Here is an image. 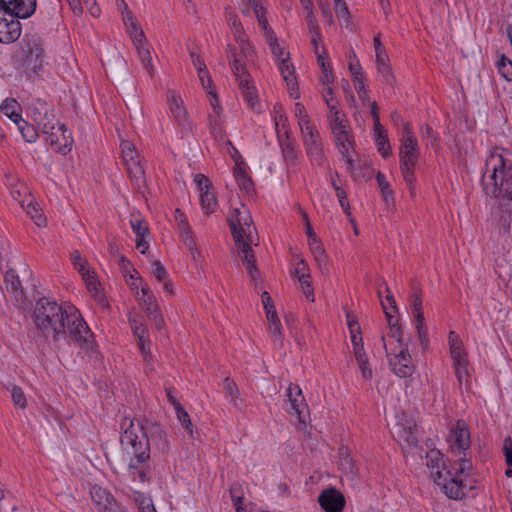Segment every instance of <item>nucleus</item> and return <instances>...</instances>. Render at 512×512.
Returning a JSON list of instances; mask_svg holds the SVG:
<instances>
[{"label": "nucleus", "instance_id": "obj_1", "mask_svg": "<svg viewBox=\"0 0 512 512\" xmlns=\"http://www.w3.org/2000/svg\"><path fill=\"white\" fill-rule=\"evenodd\" d=\"M32 319L38 335L47 341L56 343L62 336L69 335L90 360L100 359L94 335L74 306H62L53 299L42 297L35 303Z\"/></svg>", "mask_w": 512, "mask_h": 512}, {"label": "nucleus", "instance_id": "obj_2", "mask_svg": "<svg viewBox=\"0 0 512 512\" xmlns=\"http://www.w3.org/2000/svg\"><path fill=\"white\" fill-rule=\"evenodd\" d=\"M419 457L427 467L430 477L441 491L453 500L463 499L472 489L468 483V472L472 468L470 460L455 455L453 459L442 453V450H423Z\"/></svg>", "mask_w": 512, "mask_h": 512}, {"label": "nucleus", "instance_id": "obj_3", "mask_svg": "<svg viewBox=\"0 0 512 512\" xmlns=\"http://www.w3.org/2000/svg\"><path fill=\"white\" fill-rule=\"evenodd\" d=\"M485 195L491 198H506L512 201V162L501 153H491L485 162L481 178Z\"/></svg>", "mask_w": 512, "mask_h": 512}, {"label": "nucleus", "instance_id": "obj_4", "mask_svg": "<svg viewBox=\"0 0 512 512\" xmlns=\"http://www.w3.org/2000/svg\"><path fill=\"white\" fill-rule=\"evenodd\" d=\"M228 223L236 246L242 253V261L246 265L249 276L256 284L259 270L256 267L255 255L251 248L252 232L255 229L252 225V217L248 211L235 209L233 214L228 217Z\"/></svg>", "mask_w": 512, "mask_h": 512}, {"label": "nucleus", "instance_id": "obj_5", "mask_svg": "<svg viewBox=\"0 0 512 512\" xmlns=\"http://www.w3.org/2000/svg\"><path fill=\"white\" fill-rule=\"evenodd\" d=\"M123 433L120 442L123 446L140 448L146 445V448H160L169 444L167 435L160 424L140 421L134 422L129 418H124L121 424Z\"/></svg>", "mask_w": 512, "mask_h": 512}, {"label": "nucleus", "instance_id": "obj_6", "mask_svg": "<svg viewBox=\"0 0 512 512\" xmlns=\"http://www.w3.org/2000/svg\"><path fill=\"white\" fill-rule=\"evenodd\" d=\"M417 139L413 135L409 123L404 125V136L400 147V168L404 181L407 183L411 195L414 194V169L419 159Z\"/></svg>", "mask_w": 512, "mask_h": 512}, {"label": "nucleus", "instance_id": "obj_7", "mask_svg": "<svg viewBox=\"0 0 512 512\" xmlns=\"http://www.w3.org/2000/svg\"><path fill=\"white\" fill-rule=\"evenodd\" d=\"M45 52L39 37L25 35L21 42L20 65L27 75L37 74L44 64Z\"/></svg>", "mask_w": 512, "mask_h": 512}, {"label": "nucleus", "instance_id": "obj_8", "mask_svg": "<svg viewBox=\"0 0 512 512\" xmlns=\"http://www.w3.org/2000/svg\"><path fill=\"white\" fill-rule=\"evenodd\" d=\"M121 151L128 176L134 188L141 191L146 187V178L144 169L135 150V146L129 141H124L121 144Z\"/></svg>", "mask_w": 512, "mask_h": 512}, {"label": "nucleus", "instance_id": "obj_9", "mask_svg": "<svg viewBox=\"0 0 512 512\" xmlns=\"http://www.w3.org/2000/svg\"><path fill=\"white\" fill-rule=\"evenodd\" d=\"M402 337V335L400 336ZM397 341L399 343V350L393 356L388 352V349L385 344V336L382 335L381 339L384 342V348L386 350V356L389 361V365L392 368V371L400 378L410 377L415 370V367L412 363L411 355L409 354L407 346H403L402 338L396 336Z\"/></svg>", "mask_w": 512, "mask_h": 512}, {"label": "nucleus", "instance_id": "obj_10", "mask_svg": "<svg viewBox=\"0 0 512 512\" xmlns=\"http://www.w3.org/2000/svg\"><path fill=\"white\" fill-rule=\"evenodd\" d=\"M301 134L306 153L312 164L322 166L326 158L324 155L323 144L321 142L319 131L315 125H312L301 129Z\"/></svg>", "mask_w": 512, "mask_h": 512}, {"label": "nucleus", "instance_id": "obj_11", "mask_svg": "<svg viewBox=\"0 0 512 512\" xmlns=\"http://www.w3.org/2000/svg\"><path fill=\"white\" fill-rule=\"evenodd\" d=\"M230 66L236 80L238 81V85L242 91L245 101L248 103L250 108L254 110L257 104L256 90L251 82V77L246 66L241 60H234V63H231Z\"/></svg>", "mask_w": 512, "mask_h": 512}, {"label": "nucleus", "instance_id": "obj_12", "mask_svg": "<svg viewBox=\"0 0 512 512\" xmlns=\"http://www.w3.org/2000/svg\"><path fill=\"white\" fill-rule=\"evenodd\" d=\"M448 344L450 349L451 358L453 360V367L458 381L462 382L463 374L467 373V354L464 345L459 335L455 331H450L448 334Z\"/></svg>", "mask_w": 512, "mask_h": 512}, {"label": "nucleus", "instance_id": "obj_13", "mask_svg": "<svg viewBox=\"0 0 512 512\" xmlns=\"http://www.w3.org/2000/svg\"><path fill=\"white\" fill-rule=\"evenodd\" d=\"M211 95L210 105L212 111L208 114L207 124L212 138L217 141H223L225 138L224 116L223 108L221 107L217 95L209 92Z\"/></svg>", "mask_w": 512, "mask_h": 512}, {"label": "nucleus", "instance_id": "obj_14", "mask_svg": "<svg viewBox=\"0 0 512 512\" xmlns=\"http://www.w3.org/2000/svg\"><path fill=\"white\" fill-rule=\"evenodd\" d=\"M18 16L0 9V43H13L21 35V24Z\"/></svg>", "mask_w": 512, "mask_h": 512}, {"label": "nucleus", "instance_id": "obj_15", "mask_svg": "<svg viewBox=\"0 0 512 512\" xmlns=\"http://www.w3.org/2000/svg\"><path fill=\"white\" fill-rule=\"evenodd\" d=\"M410 299L412 313L414 320L416 322V329L418 332L420 343L422 346H426L428 344V331L425 326V318L422 307V291L416 287H412Z\"/></svg>", "mask_w": 512, "mask_h": 512}, {"label": "nucleus", "instance_id": "obj_16", "mask_svg": "<svg viewBox=\"0 0 512 512\" xmlns=\"http://www.w3.org/2000/svg\"><path fill=\"white\" fill-rule=\"evenodd\" d=\"M45 141L57 153L63 155L70 151L73 138L71 132L64 124L57 125V128L45 133Z\"/></svg>", "mask_w": 512, "mask_h": 512}, {"label": "nucleus", "instance_id": "obj_17", "mask_svg": "<svg viewBox=\"0 0 512 512\" xmlns=\"http://www.w3.org/2000/svg\"><path fill=\"white\" fill-rule=\"evenodd\" d=\"M393 437L400 448H415L418 446L415 425L412 419L405 420V423L397 422L393 430Z\"/></svg>", "mask_w": 512, "mask_h": 512}, {"label": "nucleus", "instance_id": "obj_18", "mask_svg": "<svg viewBox=\"0 0 512 512\" xmlns=\"http://www.w3.org/2000/svg\"><path fill=\"white\" fill-rule=\"evenodd\" d=\"M90 495L98 512H119L116 500L106 489L95 485L91 488Z\"/></svg>", "mask_w": 512, "mask_h": 512}, {"label": "nucleus", "instance_id": "obj_19", "mask_svg": "<svg viewBox=\"0 0 512 512\" xmlns=\"http://www.w3.org/2000/svg\"><path fill=\"white\" fill-rule=\"evenodd\" d=\"M318 502L325 512H342L345 507L343 494L335 488L322 491Z\"/></svg>", "mask_w": 512, "mask_h": 512}, {"label": "nucleus", "instance_id": "obj_20", "mask_svg": "<svg viewBox=\"0 0 512 512\" xmlns=\"http://www.w3.org/2000/svg\"><path fill=\"white\" fill-rule=\"evenodd\" d=\"M447 441L450 448H470V432L464 420H457L450 428Z\"/></svg>", "mask_w": 512, "mask_h": 512}, {"label": "nucleus", "instance_id": "obj_21", "mask_svg": "<svg viewBox=\"0 0 512 512\" xmlns=\"http://www.w3.org/2000/svg\"><path fill=\"white\" fill-rule=\"evenodd\" d=\"M167 102L169 110L177 125L183 130L190 129V122L182 99L174 92H168Z\"/></svg>", "mask_w": 512, "mask_h": 512}, {"label": "nucleus", "instance_id": "obj_22", "mask_svg": "<svg viewBox=\"0 0 512 512\" xmlns=\"http://www.w3.org/2000/svg\"><path fill=\"white\" fill-rule=\"evenodd\" d=\"M0 9L26 19L35 12L36 0H0Z\"/></svg>", "mask_w": 512, "mask_h": 512}, {"label": "nucleus", "instance_id": "obj_23", "mask_svg": "<svg viewBox=\"0 0 512 512\" xmlns=\"http://www.w3.org/2000/svg\"><path fill=\"white\" fill-rule=\"evenodd\" d=\"M287 396L290 402L291 409L289 413L297 415L299 422L305 423V413L308 412V406L302 395V390L298 385L290 384L287 389Z\"/></svg>", "mask_w": 512, "mask_h": 512}, {"label": "nucleus", "instance_id": "obj_24", "mask_svg": "<svg viewBox=\"0 0 512 512\" xmlns=\"http://www.w3.org/2000/svg\"><path fill=\"white\" fill-rule=\"evenodd\" d=\"M33 119L41 130L42 134L57 128L60 125L53 114V110L47 104L42 103L33 110Z\"/></svg>", "mask_w": 512, "mask_h": 512}, {"label": "nucleus", "instance_id": "obj_25", "mask_svg": "<svg viewBox=\"0 0 512 512\" xmlns=\"http://www.w3.org/2000/svg\"><path fill=\"white\" fill-rule=\"evenodd\" d=\"M175 221L177 222V226L180 231L182 241L184 242L185 246L190 250L193 259L196 260V257L200 256V252L196 247V243L193 238L192 231L187 222V219L180 209L175 210Z\"/></svg>", "mask_w": 512, "mask_h": 512}, {"label": "nucleus", "instance_id": "obj_26", "mask_svg": "<svg viewBox=\"0 0 512 512\" xmlns=\"http://www.w3.org/2000/svg\"><path fill=\"white\" fill-rule=\"evenodd\" d=\"M382 284L385 286L387 295H386L385 301L381 300V305H382L388 325L391 330V336L392 337L398 336L400 338L401 328L398 324V319L394 318V316L392 314V311H394V312L397 311L396 302H395V299H394L389 287L387 286V284L384 280L382 281Z\"/></svg>", "mask_w": 512, "mask_h": 512}, {"label": "nucleus", "instance_id": "obj_27", "mask_svg": "<svg viewBox=\"0 0 512 512\" xmlns=\"http://www.w3.org/2000/svg\"><path fill=\"white\" fill-rule=\"evenodd\" d=\"M139 300L142 302L145 311L148 313L150 319H152L156 326L160 328L163 324V318L159 312V306L155 300V297L150 292L147 284L141 287V297Z\"/></svg>", "mask_w": 512, "mask_h": 512}, {"label": "nucleus", "instance_id": "obj_28", "mask_svg": "<svg viewBox=\"0 0 512 512\" xmlns=\"http://www.w3.org/2000/svg\"><path fill=\"white\" fill-rule=\"evenodd\" d=\"M278 142L281 147L282 156L287 163H295L297 159V151L295 147V141L291 137V133L289 129H285L282 133V130L278 129Z\"/></svg>", "mask_w": 512, "mask_h": 512}, {"label": "nucleus", "instance_id": "obj_29", "mask_svg": "<svg viewBox=\"0 0 512 512\" xmlns=\"http://www.w3.org/2000/svg\"><path fill=\"white\" fill-rule=\"evenodd\" d=\"M349 329L351 332V340L354 346V356L358 364H368V358L364 351L363 345L360 344L362 342V338H357L355 332L360 330V327L356 321L348 322Z\"/></svg>", "mask_w": 512, "mask_h": 512}, {"label": "nucleus", "instance_id": "obj_30", "mask_svg": "<svg viewBox=\"0 0 512 512\" xmlns=\"http://www.w3.org/2000/svg\"><path fill=\"white\" fill-rule=\"evenodd\" d=\"M4 285L6 290L11 293L16 300L23 297V289L19 276L13 269H9L4 274Z\"/></svg>", "mask_w": 512, "mask_h": 512}, {"label": "nucleus", "instance_id": "obj_31", "mask_svg": "<svg viewBox=\"0 0 512 512\" xmlns=\"http://www.w3.org/2000/svg\"><path fill=\"white\" fill-rule=\"evenodd\" d=\"M309 247L313 254V257L317 263L319 270L322 273L328 272L327 266V256L325 253V249L319 238H313L312 241H309Z\"/></svg>", "mask_w": 512, "mask_h": 512}, {"label": "nucleus", "instance_id": "obj_32", "mask_svg": "<svg viewBox=\"0 0 512 512\" xmlns=\"http://www.w3.org/2000/svg\"><path fill=\"white\" fill-rule=\"evenodd\" d=\"M374 129V138L375 143L378 149V152L381 154L383 158H388L392 154L391 145L388 139L387 131L385 128L380 125L379 129Z\"/></svg>", "mask_w": 512, "mask_h": 512}, {"label": "nucleus", "instance_id": "obj_33", "mask_svg": "<svg viewBox=\"0 0 512 512\" xmlns=\"http://www.w3.org/2000/svg\"><path fill=\"white\" fill-rule=\"evenodd\" d=\"M134 46L137 50L138 58L142 64L143 68L145 69V71L147 72V74L150 77H153L155 74V69L152 64L151 52H150V48H149L147 41L140 43V45H134Z\"/></svg>", "mask_w": 512, "mask_h": 512}, {"label": "nucleus", "instance_id": "obj_34", "mask_svg": "<svg viewBox=\"0 0 512 512\" xmlns=\"http://www.w3.org/2000/svg\"><path fill=\"white\" fill-rule=\"evenodd\" d=\"M234 176L242 191L248 195H252L254 193V183L244 167L237 165L234 169Z\"/></svg>", "mask_w": 512, "mask_h": 512}, {"label": "nucleus", "instance_id": "obj_35", "mask_svg": "<svg viewBox=\"0 0 512 512\" xmlns=\"http://www.w3.org/2000/svg\"><path fill=\"white\" fill-rule=\"evenodd\" d=\"M88 290L93 294V298L102 307L107 306L105 294L99 286L94 273L87 272V277L84 278Z\"/></svg>", "mask_w": 512, "mask_h": 512}, {"label": "nucleus", "instance_id": "obj_36", "mask_svg": "<svg viewBox=\"0 0 512 512\" xmlns=\"http://www.w3.org/2000/svg\"><path fill=\"white\" fill-rule=\"evenodd\" d=\"M0 109L16 125L22 120L21 114L19 113L21 108L15 99H5Z\"/></svg>", "mask_w": 512, "mask_h": 512}, {"label": "nucleus", "instance_id": "obj_37", "mask_svg": "<svg viewBox=\"0 0 512 512\" xmlns=\"http://www.w3.org/2000/svg\"><path fill=\"white\" fill-rule=\"evenodd\" d=\"M376 181H377L378 187L380 188V191H381V194L383 197V201L385 202V204L387 206L393 205L394 204L393 191L391 190L390 184L382 172H378L376 174Z\"/></svg>", "mask_w": 512, "mask_h": 512}, {"label": "nucleus", "instance_id": "obj_38", "mask_svg": "<svg viewBox=\"0 0 512 512\" xmlns=\"http://www.w3.org/2000/svg\"><path fill=\"white\" fill-rule=\"evenodd\" d=\"M200 204L206 214L215 212L218 205L214 193L210 192V190L200 194Z\"/></svg>", "mask_w": 512, "mask_h": 512}, {"label": "nucleus", "instance_id": "obj_39", "mask_svg": "<svg viewBox=\"0 0 512 512\" xmlns=\"http://www.w3.org/2000/svg\"><path fill=\"white\" fill-rule=\"evenodd\" d=\"M17 127L26 142L34 143L37 140L39 134L36 128L27 123L24 119L17 124Z\"/></svg>", "mask_w": 512, "mask_h": 512}, {"label": "nucleus", "instance_id": "obj_40", "mask_svg": "<svg viewBox=\"0 0 512 512\" xmlns=\"http://www.w3.org/2000/svg\"><path fill=\"white\" fill-rule=\"evenodd\" d=\"M496 66L500 75L508 82H512V61L504 54L499 56Z\"/></svg>", "mask_w": 512, "mask_h": 512}, {"label": "nucleus", "instance_id": "obj_41", "mask_svg": "<svg viewBox=\"0 0 512 512\" xmlns=\"http://www.w3.org/2000/svg\"><path fill=\"white\" fill-rule=\"evenodd\" d=\"M226 19L233 32L234 38L245 33L237 14L229 7L226 8Z\"/></svg>", "mask_w": 512, "mask_h": 512}, {"label": "nucleus", "instance_id": "obj_42", "mask_svg": "<svg viewBox=\"0 0 512 512\" xmlns=\"http://www.w3.org/2000/svg\"><path fill=\"white\" fill-rule=\"evenodd\" d=\"M238 43L240 48V57H244L246 59H251L254 56V50L252 45L250 44L246 33L241 36H237L234 38Z\"/></svg>", "mask_w": 512, "mask_h": 512}, {"label": "nucleus", "instance_id": "obj_43", "mask_svg": "<svg viewBox=\"0 0 512 512\" xmlns=\"http://www.w3.org/2000/svg\"><path fill=\"white\" fill-rule=\"evenodd\" d=\"M329 120L331 130L334 128H343L347 126V119L345 114L341 113L338 107H331V112H329Z\"/></svg>", "mask_w": 512, "mask_h": 512}, {"label": "nucleus", "instance_id": "obj_44", "mask_svg": "<svg viewBox=\"0 0 512 512\" xmlns=\"http://www.w3.org/2000/svg\"><path fill=\"white\" fill-rule=\"evenodd\" d=\"M134 501L138 505L140 512H157L153 505L152 499L146 496L144 493L136 492Z\"/></svg>", "mask_w": 512, "mask_h": 512}, {"label": "nucleus", "instance_id": "obj_45", "mask_svg": "<svg viewBox=\"0 0 512 512\" xmlns=\"http://www.w3.org/2000/svg\"><path fill=\"white\" fill-rule=\"evenodd\" d=\"M268 331L274 345L278 346L279 348H282L284 343V337L282 333L281 322H273L268 324Z\"/></svg>", "mask_w": 512, "mask_h": 512}, {"label": "nucleus", "instance_id": "obj_46", "mask_svg": "<svg viewBox=\"0 0 512 512\" xmlns=\"http://www.w3.org/2000/svg\"><path fill=\"white\" fill-rule=\"evenodd\" d=\"M230 496L233 501L236 512H247L245 508H243V493L241 486L239 484H233L230 487Z\"/></svg>", "mask_w": 512, "mask_h": 512}, {"label": "nucleus", "instance_id": "obj_47", "mask_svg": "<svg viewBox=\"0 0 512 512\" xmlns=\"http://www.w3.org/2000/svg\"><path fill=\"white\" fill-rule=\"evenodd\" d=\"M22 207L25 208L27 215L31 217L36 223L37 226H42L45 224L46 219L42 216L40 209L36 204L30 201L27 206H24V201L22 202Z\"/></svg>", "mask_w": 512, "mask_h": 512}, {"label": "nucleus", "instance_id": "obj_48", "mask_svg": "<svg viewBox=\"0 0 512 512\" xmlns=\"http://www.w3.org/2000/svg\"><path fill=\"white\" fill-rule=\"evenodd\" d=\"M224 390L227 396L231 398V401L234 406H238L237 399L239 396V389L237 384L229 377H226L223 380Z\"/></svg>", "mask_w": 512, "mask_h": 512}, {"label": "nucleus", "instance_id": "obj_49", "mask_svg": "<svg viewBox=\"0 0 512 512\" xmlns=\"http://www.w3.org/2000/svg\"><path fill=\"white\" fill-rule=\"evenodd\" d=\"M71 261L76 270L81 273L83 279L87 277V272H90L86 269L87 261L85 258L81 256L79 251L75 250L71 253Z\"/></svg>", "mask_w": 512, "mask_h": 512}, {"label": "nucleus", "instance_id": "obj_50", "mask_svg": "<svg viewBox=\"0 0 512 512\" xmlns=\"http://www.w3.org/2000/svg\"><path fill=\"white\" fill-rule=\"evenodd\" d=\"M295 116L298 119V125L300 127V130L312 126L313 124L310 121V118L307 114V111L301 103L297 102L295 104Z\"/></svg>", "mask_w": 512, "mask_h": 512}, {"label": "nucleus", "instance_id": "obj_51", "mask_svg": "<svg viewBox=\"0 0 512 512\" xmlns=\"http://www.w3.org/2000/svg\"><path fill=\"white\" fill-rule=\"evenodd\" d=\"M334 9L337 17L344 20V22L348 25L351 21V16L345 0H334Z\"/></svg>", "mask_w": 512, "mask_h": 512}, {"label": "nucleus", "instance_id": "obj_52", "mask_svg": "<svg viewBox=\"0 0 512 512\" xmlns=\"http://www.w3.org/2000/svg\"><path fill=\"white\" fill-rule=\"evenodd\" d=\"M126 29L134 45H140V43L147 41L144 32L140 28L138 22L135 23V25L132 24L131 26H127Z\"/></svg>", "mask_w": 512, "mask_h": 512}, {"label": "nucleus", "instance_id": "obj_53", "mask_svg": "<svg viewBox=\"0 0 512 512\" xmlns=\"http://www.w3.org/2000/svg\"><path fill=\"white\" fill-rule=\"evenodd\" d=\"M332 133L335 137L336 143L347 142L348 144H354V140L348 130V126L343 128H334Z\"/></svg>", "mask_w": 512, "mask_h": 512}, {"label": "nucleus", "instance_id": "obj_54", "mask_svg": "<svg viewBox=\"0 0 512 512\" xmlns=\"http://www.w3.org/2000/svg\"><path fill=\"white\" fill-rule=\"evenodd\" d=\"M11 398L15 405H18L20 408H25L27 401L24 395L23 390L18 386H13L11 389Z\"/></svg>", "mask_w": 512, "mask_h": 512}, {"label": "nucleus", "instance_id": "obj_55", "mask_svg": "<svg viewBox=\"0 0 512 512\" xmlns=\"http://www.w3.org/2000/svg\"><path fill=\"white\" fill-rule=\"evenodd\" d=\"M284 80L287 84L290 96L294 99H298L299 98V90H298V83H297V79H296L295 75H292V72H289Z\"/></svg>", "mask_w": 512, "mask_h": 512}, {"label": "nucleus", "instance_id": "obj_56", "mask_svg": "<svg viewBox=\"0 0 512 512\" xmlns=\"http://www.w3.org/2000/svg\"><path fill=\"white\" fill-rule=\"evenodd\" d=\"M175 411H176L177 418H178L179 422L182 424V426L187 431L190 432V434H192V429H191L192 423H191L189 414L185 411V409L182 407V405L177 407L175 409Z\"/></svg>", "mask_w": 512, "mask_h": 512}, {"label": "nucleus", "instance_id": "obj_57", "mask_svg": "<svg viewBox=\"0 0 512 512\" xmlns=\"http://www.w3.org/2000/svg\"><path fill=\"white\" fill-rule=\"evenodd\" d=\"M339 466L346 472L353 473L355 466L352 460V457L348 453V450H344V453H341Z\"/></svg>", "mask_w": 512, "mask_h": 512}, {"label": "nucleus", "instance_id": "obj_58", "mask_svg": "<svg viewBox=\"0 0 512 512\" xmlns=\"http://www.w3.org/2000/svg\"><path fill=\"white\" fill-rule=\"evenodd\" d=\"M131 228L137 237H144L148 233V227L141 219H131Z\"/></svg>", "mask_w": 512, "mask_h": 512}, {"label": "nucleus", "instance_id": "obj_59", "mask_svg": "<svg viewBox=\"0 0 512 512\" xmlns=\"http://www.w3.org/2000/svg\"><path fill=\"white\" fill-rule=\"evenodd\" d=\"M152 274L159 282L165 281L168 276L167 270L158 260L152 263Z\"/></svg>", "mask_w": 512, "mask_h": 512}, {"label": "nucleus", "instance_id": "obj_60", "mask_svg": "<svg viewBox=\"0 0 512 512\" xmlns=\"http://www.w3.org/2000/svg\"><path fill=\"white\" fill-rule=\"evenodd\" d=\"M336 196L339 200L340 206L347 216H351L350 206L347 201V194L341 187H336Z\"/></svg>", "mask_w": 512, "mask_h": 512}, {"label": "nucleus", "instance_id": "obj_61", "mask_svg": "<svg viewBox=\"0 0 512 512\" xmlns=\"http://www.w3.org/2000/svg\"><path fill=\"white\" fill-rule=\"evenodd\" d=\"M298 281L301 285L302 292L305 295L306 299L310 302H314V288L311 285L310 279H300Z\"/></svg>", "mask_w": 512, "mask_h": 512}, {"label": "nucleus", "instance_id": "obj_62", "mask_svg": "<svg viewBox=\"0 0 512 512\" xmlns=\"http://www.w3.org/2000/svg\"><path fill=\"white\" fill-rule=\"evenodd\" d=\"M278 69L281 72L284 79L288 75L289 72H292V75H295L294 67L289 62V53H287L286 58H280V62L278 64Z\"/></svg>", "mask_w": 512, "mask_h": 512}, {"label": "nucleus", "instance_id": "obj_63", "mask_svg": "<svg viewBox=\"0 0 512 512\" xmlns=\"http://www.w3.org/2000/svg\"><path fill=\"white\" fill-rule=\"evenodd\" d=\"M295 275L300 279H310L309 267L304 260H300L295 268Z\"/></svg>", "mask_w": 512, "mask_h": 512}, {"label": "nucleus", "instance_id": "obj_64", "mask_svg": "<svg viewBox=\"0 0 512 512\" xmlns=\"http://www.w3.org/2000/svg\"><path fill=\"white\" fill-rule=\"evenodd\" d=\"M194 181L197 185V188H198L200 194L202 192L208 191L211 187L210 180L204 174H197L195 176Z\"/></svg>", "mask_w": 512, "mask_h": 512}]
</instances>
